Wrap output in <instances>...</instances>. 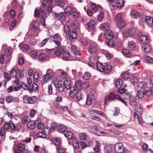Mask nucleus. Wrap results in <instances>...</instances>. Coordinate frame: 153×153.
<instances>
[{
  "label": "nucleus",
  "instance_id": "obj_48",
  "mask_svg": "<svg viewBox=\"0 0 153 153\" xmlns=\"http://www.w3.org/2000/svg\"><path fill=\"white\" fill-rule=\"evenodd\" d=\"M53 1V0H44L42 3V5L43 6L46 7V5L47 4H51L52 3Z\"/></svg>",
  "mask_w": 153,
  "mask_h": 153
},
{
  "label": "nucleus",
  "instance_id": "obj_16",
  "mask_svg": "<svg viewBox=\"0 0 153 153\" xmlns=\"http://www.w3.org/2000/svg\"><path fill=\"white\" fill-rule=\"evenodd\" d=\"M57 82V84H55L54 83L55 86L56 88H58V90L60 92H62L64 91L65 88V85L63 83V82L60 81Z\"/></svg>",
  "mask_w": 153,
  "mask_h": 153
},
{
  "label": "nucleus",
  "instance_id": "obj_43",
  "mask_svg": "<svg viewBox=\"0 0 153 153\" xmlns=\"http://www.w3.org/2000/svg\"><path fill=\"white\" fill-rule=\"evenodd\" d=\"M70 56L69 52L68 51H65L64 52L63 55V58L64 60H67Z\"/></svg>",
  "mask_w": 153,
  "mask_h": 153
},
{
  "label": "nucleus",
  "instance_id": "obj_38",
  "mask_svg": "<svg viewBox=\"0 0 153 153\" xmlns=\"http://www.w3.org/2000/svg\"><path fill=\"white\" fill-rule=\"evenodd\" d=\"M145 95H146V94L145 93V91L143 90L142 89H141L137 92V96L139 98H142Z\"/></svg>",
  "mask_w": 153,
  "mask_h": 153
},
{
  "label": "nucleus",
  "instance_id": "obj_32",
  "mask_svg": "<svg viewBox=\"0 0 153 153\" xmlns=\"http://www.w3.org/2000/svg\"><path fill=\"white\" fill-rule=\"evenodd\" d=\"M64 134L65 136L68 139H72L74 138V134L71 131H67Z\"/></svg>",
  "mask_w": 153,
  "mask_h": 153
},
{
  "label": "nucleus",
  "instance_id": "obj_44",
  "mask_svg": "<svg viewBox=\"0 0 153 153\" xmlns=\"http://www.w3.org/2000/svg\"><path fill=\"white\" fill-rule=\"evenodd\" d=\"M76 99L78 101H79L82 99V94L81 91H79L76 93Z\"/></svg>",
  "mask_w": 153,
  "mask_h": 153
},
{
  "label": "nucleus",
  "instance_id": "obj_61",
  "mask_svg": "<svg viewBox=\"0 0 153 153\" xmlns=\"http://www.w3.org/2000/svg\"><path fill=\"white\" fill-rule=\"evenodd\" d=\"M14 77L15 78V80L13 81V82L16 85H19L21 81L20 80L19 78L17 76Z\"/></svg>",
  "mask_w": 153,
  "mask_h": 153
},
{
  "label": "nucleus",
  "instance_id": "obj_60",
  "mask_svg": "<svg viewBox=\"0 0 153 153\" xmlns=\"http://www.w3.org/2000/svg\"><path fill=\"white\" fill-rule=\"evenodd\" d=\"M130 81L134 85L136 84L138 81V79L136 76H132L130 78Z\"/></svg>",
  "mask_w": 153,
  "mask_h": 153
},
{
  "label": "nucleus",
  "instance_id": "obj_47",
  "mask_svg": "<svg viewBox=\"0 0 153 153\" xmlns=\"http://www.w3.org/2000/svg\"><path fill=\"white\" fill-rule=\"evenodd\" d=\"M137 100V99L136 97L133 98L130 100L129 103L131 106H136Z\"/></svg>",
  "mask_w": 153,
  "mask_h": 153
},
{
  "label": "nucleus",
  "instance_id": "obj_54",
  "mask_svg": "<svg viewBox=\"0 0 153 153\" xmlns=\"http://www.w3.org/2000/svg\"><path fill=\"white\" fill-rule=\"evenodd\" d=\"M126 85H124V86L122 87L121 88H118V89L117 90V92L121 94H122L125 93L126 92V89H125V88L126 87Z\"/></svg>",
  "mask_w": 153,
  "mask_h": 153
},
{
  "label": "nucleus",
  "instance_id": "obj_6",
  "mask_svg": "<svg viewBox=\"0 0 153 153\" xmlns=\"http://www.w3.org/2000/svg\"><path fill=\"white\" fill-rule=\"evenodd\" d=\"M87 49L89 53L92 55L97 53L98 48L96 44L94 43H90Z\"/></svg>",
  "mask_w": 153,
  "mask_h": 153
},
{
  "label": "nucleus",
  "instance_id": "obj_56",
  "mask_svg": "<svg viewBox=\"0 0 153 153\" xmlns=\"http://www.w3.org/2000/svg\"><path fill=\"white\" fill-rule=\"evenodd\" d=\"M107 45L110 47H113L115 46L116 44L113 39L109 40L107 42Z\"/></svg>",
  "mask_w": 153,
  "mask_h": 153
},
{
  "label": "nucleus",
  "instance_id": "obj_33",
  "mask_svg": "<svg viewBox=\"0 0 153 153\" xmlns=\"http://www.w3.org/2000/svg\"><path fill=\"white\" fill-rule=\"evenodd\" d=\"M96 143L97 145L94 148V150L96 153H100L101 149L100 148V143L98 141H96Z\"/></svg>",
  "mask_w": 153,
  "mask_h": 153
},
{
  "label": "nucleus",
  "instance_id": "obj_4",
  "mask_svg": "<svg viewBox=\"0 0 153 153\" xmlns=\"http://www.w3.org/2000/svg\"><path fill=\"white\" fill-rule=\"evenodd\" d=\"M119 97V95L118 94H115L113 92H111L105 96V104H107V103L110 101L117 99Z\"/></svg>",
  "mask_w": 153,
  "mask_h": 153
},
{
  "label": "nucleus",
  "instance_id": "obj_45",
  "mask_svg": "<svg viewBox=\"0 0 153 153\" xmlns=\"http://www.w3.org/2000/svg\"><path fill=\"white\" fill-rule=\"evenodd\" d=\"M124 4V1L123 0H118L117 2L116 5L119 8H121L123 7Z\"/></svg>",
  "mask_w": 153,
  "mask_h": 153
},
{
  "label": "nucleus",
  "instance_id": "obj_11",
  "mask_svg": "<svg viewBox=\"0 0 153 153\" xmlns=\"http://www.w3.org/2000/svg\"><path fill=\"white\" fill-rule=\"evenodd\" d=\"M115 35L114 32L110 30H108L106 31L104 34L105 37L108 40L116 39L117 38Z\"/></svg>",
  "mask_w": 153,
  "mask_h": 153
},
{
  "label": "nucleus",
  "instance_id": "obj_53",
  "mask_svg": "<svg viewBox=\"0 0 153 153\" xmlns=\"http://www.w3.org/2000/svg\"><path fill=\"white\" fill-rule=\"evenodd\" d=\"M109 25L107 23L103 24L101 26V29L102 30H105L106 31L109 30Z\"/></svg>",
  "mask_w": 153,
  "mask_h": 153
},
{
  "label": "nucleus",
  "instance_id": "obj_51",
  "mask_svg": "<svg viewBox=\"0 0 153 153\" xmlns=\"http://www.w3.org/2000/svg\"><path fill=\"white\" fill-rule=\"evenodd\" d=\"M71 26L73 28V30H76V29L78 28L79 27V24L76 20L72 22Z\"/></svg>",
  "mask_w": 153,
  "mask_h": 153
},
{
  "label": "nucleus",
  "instance_id": "obj_13",
  "mask_svg": "<svg viewBox=\"0 0 153 153\" xmlns=\"http://www.w3.org/2000/svg\"><path fill=\"white\" fill-rule=\"evenodd\" d=\"M149 37L146 35H141L139 37V41L142 44H147L149 42Z\"/></svg>",
  "mask_w": 153,
  "mask_h": 153
},
{
  "label": "nucleus",
  "instance_id": "obj_23",
  "mask_svg": "<svg viewBox=\"0 0 153 153\" xmlns=\"http://www.w3.org/2000/svg\"><path fill=\"white\" fill-rule=\"evenodd\" d=\"M65 85V88L67 89H71V79L69 78L66 79L63 82Z\"/></svg>",
  "mask_w": 153,
  "mask_h": 153
},
{
  "label": "nucleus",
  "instance_id": "obj_35",
  "mask_svg": "<svg viewBox=\"0 0 153 153\" xmlns=\"http://www.w3.org/2000/svg\"><path fill=\"white\" fill-rule=\"evenodd\" d=\"M123 82L122 79H117L115 83V85L116 87L117 88H121L122 87L124 86L123 84Z\"/></svg>",
  "mask_w": 153,
  "mask_h": 153
},
{
  "label": "nucleus",
  "instance_id": "obj_64",
  "mask_svg": "<svg viewBox=\"0 0 153 153\" xmlns=\"http://www.w3.org/2000/svg\"><path fill=\"white\" fill-rule=\"evenodd\" d=\"M90 74L88 72H86L84 74L83 77L85 79L88 80L90 78Z\"/></svg>",
  "mask_w": 153,
  "mask_h": 153
},
{
  "label": "nucleus",
  "instance_id": "obj_17",
  "mask_svg": "<svg viewBox=\"0 0 153 153\" xmlns=\"http://www.w3.org/2000/svg\"><path fill=\"white\" fill-rule=\"evenodd\" d=\"M91 7V8L94 12H96L97 11H100L102 9V8L101 6L96 4L94 2L92 3Z\"/></svg>",
  "mask_w": 153,
  "mask_h": 153
},
{
  "label": "nucleus",
  "instance_id": "obj_63",
  "mask_svg": "<svg viewBox=\"0 0 153 153\" xmlns=\"http://www.w3.org/2000/svg\"><path fill=\"white\" fill-rule=\"evenodd\" d=\"M44 133V132L43 131L42 132H38L37 134V137L40 138H45L46 137V135Z\"/></svg>",
  "mask_w": 153,
  "mask_h": 153
},
{
  "label": "nucleus",
  "instance_id": "obj_5",
  "mask_svg": "<svg viewBox=\"0 0 153 153\" xmlns=\"http://www.w3.org/2000/svg\"><path fill=\"white\" fill-rule=\"evenodd\" d=\"M114 149L117 153H127L128 150L125 149L121 142L116 143L114 146Z\"/></svg>",
  "mask_w": 153,
  "mask_h": 153
},
{
  "label": "nucleus",
  "instance_id": "obj_18",
  "mask_svg": "<svg viewBox=\"0 0 153 153\" xmlns=\"http://www.w3.org/2000/svg\"><path fill=\"white\" fill-rule=\"evenodd\" d=\"M64 52V49L62 46H58L57 47L56 50L54 51L55 54L58 57Z\"/></svg>",
  "mask_w": 153,
  "mask_h": 153
},
{
  "label": "nucleus",
  "instance_id": "obj_49",
  "mask_svg": "<svg viewBox=\"0 0 153 153\" xmlns=\"http://www.w3.org/2000/svg\"><path fill=\"white\" fill-rule=\"evenodd\" d=\"M42 7H44V9L46 10V12H51L52 11V6L51 5L47 4L46 5V7L43 6Z\"/></svg>",
  "mask_w": 153,
  "mask_h": 153
},
{
  "label": "nucleus",
  "instance_id": "obj_31",
  "mask_svg": "<svg viewBox=\"0 0 153 153\" xmlns=\"http://www.w3.org/2000/svg\"><path fill=\"white\" fill-rule=\"evenodd\" d=\"M104 65L99 62L96 63V67L97 70L100 71L102 72L104 71Z\"/></svg>",
  "mask_w": 153,
  "mask_h": 153
},
{
  "label": "nucleus",
  "instance_id": "obj_29",
  "mask_svg": "<svg viewBox=\"0 0 153 153\" xmlns=\"http://www.w3.org/2000/svg\"><path fill=\"white\" fill-rule=\"evenodd\" d=\"M73 144L74 147L76 149H78L79 147V143L78 139L74 138L73 139Z\"/></svg>",
  "mask_w": 153,
  "mask_h": 153
},
{
  "label": "nucleus",
  "instance_id": "obj_10",
  "mask_svg": "<svg viewBox=\"0 0 153 153\" xmlns=\"http://www.w3.org/2000/svg\"><path fill=\"white\" fill-rule=\"evenodd\" d=\"M10 128L13 131H19L21 128V124L19 122L16 125H15L12 121H10Z\"/></svg>",
  "mask_w": 153,
  "mask_h": 153
},
{
  "label": "nucleus",
  "instance_id": "obj_36",
  "mask_svg": "<svg viewBox=\"0 0 153 153\" xmlns=\"http://www.w3.org/2000/svg\"><path fill=\"white\" fill-rule=\"evenodd\" d=\"M19 72V75L20 78L25 77L27 76V72L23 68L20 70Z\"/></svg>",
  "mask_w": 153,
  "mask_h": 153
},
{
  "label": "nucleus",
  "instance_id": "obj_20",
  "mask_svg": "<svg viewBox=\"0 0 153 153\" xmlns=\"http://www.w3.org/2000/svg\"><path fill=\"white\" fill-rule=\"evenodd\" d=\"M82 83L81 80H77L75 82L74 85L73 89L74 90V91L80 90L82 88Z\"/></svg>",
  "mask_w": 153,
  "mask_h": 153
},
{
  "label": "nucleus",
  "instance_id": "obj_25",
  "mask_svg": "<svg viewBox=\"0 0 153 153\" xmlns=\"http://www.w3.org/2000/svg\"><path fill=\"white\" fill-rule=\"evenodd\" d=\"M20 70L19 69H17L16 70L14 68H12L10 72V75L12 77L17 76V72H19Z\"/></svg>",
  "mask_w": 153,
  "mask_h": 153
},
{
  "label": "nucleus",
  "instance_id": "obj_41",
  "mask_svg": "<svg viewBox=\"0 0 153 153\" xmlns=\"http://www.w3.org/2000/svg\"><path fill=\"white\" fill-rule=\"evenodd\" d=\"M77 36V31L76 30L74 29L70 33V35L69 38L70 39V37L72 38V39L75 38H76Z\"/></svg>",
  "mask_w": 153,
  "mask_h": 153
},
{
  "label": "nucleus",
  "instance_id": "obj_3",
  "mask_svg": "<svg viewBox=\"0 0 153 153\" xmlns=\"http://www.w3.org/2000/svg\"><path fill=\"white\" fill-rule=\"evenodd\" d=\"M116 21L117 22V25L120 29H122L125 27V22L123 20L122 15L119 13L116 16Z\"/></svg>",
  "mask_w": 153,
  "mask_h": 153
},
{
  "label": "nucleus",
  "instance_id": "obj_12",
  "mask_svg": "<svg viewBox=\"0 0 153 153\" xmlns=\"http://www.w3.org/2000/svg\"><path fill=\"white\" fill-rule=\"evenodd\" d=\"M50 73H48L44 75L42 77L41 82L42 84H44L46 83L49 79H51L53 75V73L51 72L52 70H50Z\"/></svg>",
  "mask_w": 153,
  "mask_h": 153
},
{
  "label": "nucleus",
  "instance_id": "obj_9",
  "mask_svg": "<svg viewBox=\"0 0 153 153\" xmlns=\"http://www.w3.org/2000/svg\"><path fill=\"white\" fill-rule=\"evenodd\" d=\"M36 99V97L35 96L30 97L28 95H25L23 97V100L24 103L30 104H32L35 103Z\"/></svg>",
  "mask_w": 153,
  "mask_h": 153
},
{
  "label": "nucleus",
  "instance_id": "obj_46",
  "mask_svg": "<svg viewBox=\"0 0 153 153\" xmlns=\"http://www.w3.org/2000/svg\"><path fill=\"white\" fill-rule=\"evenodd\" d=\"M19 46L21 47V49L23 51H27L30 49L29 46L27 44H20Z\"/></svg>",
  "mask_w": 153,
  "mask_h": 153
},
{
  "label": "nucleus",
  "instance_id": "obj_40",
  "mask_svg": "<svg viewBox=\"0 0 153 153\" xmlns=\"http://www.w3.org/2000/svg\"><path fill=\"white\" fill-rule=\"evenodd\" d=\"M87 24L88 27L90 29H93L95 27V22L92 20H90Z\"/></svg>",
  "mask_w": 153,
  "mask_h": 153
},
{
  "label": "nucleus",
  "instance_id": "obj_19",
  "mask_svg": "<svg viewBox=\"0 0 153 153\" xmlns=\"http://www.w3.org/2000/svg\"><path fill=\"white\" fill-rule=\"evenodd\" d=\"M5 100L7 103L11 102H17L19 101V99L17 97H14L12 96H7Z\"/></svg>",
  "mask_w": 153,
  "mask_h": 153
},
{
  "label": "nucleus",
  "instance_id": "obj_8",
  "mask_svg": "<svg viewBox=\"0 0 153 153\" xmlns=\"http://www.w3.org/2000/svg\"><path fill=\"white\" fill-rule=\"evenodd\" d=\"M136 34V29L132 28L128 30H126L123 31V35L125 37L128 36L133 37Z\"/></svg>",
  "mask_w": 153,
  "mask_h": 153
},
{
  "label": "nucleus",
  "instance_id": "obj_50",
  "mask_svg": "<svg viewBox=\"0 0 153 153\" xmlns=\"http://www.w3.org/2000/svg\"><path fill=\"white\" fill-rule=\"evenodd\" d=\"M56 149L58 153H65L66 151V149L61 146L57 147Z\"/></svg>",
  "mask_w": 153,
  "mask_h": 153
},
{
  "label": "nucleus",
  "instance_id": "obj_30",
  "mask_svg": "<svg viewBox=\"0 0 153 153\" xmlns=\"http://www.w3.org/2000/svg\"><path fill=\"white\" fill-rule=\"evenodd\" d=\"M58 131L59 132L64 134L67 131L66 128L63 125H59L57 127Z\"/></svg>",
  "mask_w": 153,
  "mask_h": 153
},
{
  "label": "nucleus",
  "instance_id": "obj_28",
  "mask_svg": "<svg viewBox=\"0 0 153 153\" xmlns=\"http://www.w3.org/2000/svg\"><path fill=\"white\" fill-rule=\"evenodd\" d=\"M145 21L149 26H151L153 25V18L150 16H147L145 18Z\"/></svg>",
  "mask_w": 153,
  "mask_h": 153
},
{
  "label": "nucleus",
  "instance_id": "obj_62",
  "mask_svg": "<svg viewBox=\"0 0 153 153\" xmlns=\"http://www.w3.org/2000/svg\"><path fill=\"white\" fill-rule=\"evenodd\" d=\"M50 39L49 38H47L44 39L42 42L39 44V45L40 47H43L47 42Z\"/></svg>",
  "mask_w": 153,
  "mask_h": 153
},
{
  "label": "nucleus",
  "instance_id": "obj_39",
  "mask_svg": "<svg viewBox=\"0 0 153 153\" xmlns=\"http://www.w3.org/2000/svg\"><path fill=\"white\" fill-rule=\"evenodd\" d=\"M64 11L66 14L68 15H71L73 11L72 7L70 6L66 7Z\"/></svg>",
  "mask_w": 153,
  "mask_h": 153
},
{
  "label": "nucleus",
  "instance_id": "obj_59",
  "mask_svg": "<svg viewBox=\"0 0 153 153\" xmlns=\"http://www.w3.org/2000/svg\"><path fill=\"white\" fill-rule=\"evenodd\" d=\"M136 110L137 112L138 113V114L139 115L142 114L143 111V108L141 104L137 106Z\"/></svg>",
  "mask_w": 153,
  "mask_h": 153
},
{
  "label": "nucleus",
  "instance_id": "obj_57",
  "mask_svg": "<svg viewBox=\"0 0 153 153\" xmlns=\"http://www.w3.org/2000/svg\"><path fill=\"white\" fill-rule=\"evenodd\" d=\"M30 118L28 116L24 117L22 119V123L23 124L29 122L30 121Z\"/></svg>",
  "mask_w": 153,
  "mask_h": 153
},
{
  "label": "nucleus",
  "instance_id": "obj_27",
  "mask_svg": "<svg viewBox=\"0 0 153 153\" xmlns=\"http://www.w3.org/2000/svg\"><path fill=\"white\" fill-rule=\"evenodd\" d=\"M88 96L91 98L93 100H95L97 98V95L96 92L94 90L92 89L90 93L88 95Z\"/></svg>",
  "mask_w": 153,
  "mask_h": 153
},
{
  "label": "nucleus",
  "instance_id": "obj_22",
  "mask_svg": "<svg viewBox=\"0 0 153 153\" xmlns=\"http://www.w3.org/2000/svg\"><path fill=\"white\" fill-rule=\"evenodd\" d=\"M71 52L72 54L77 55L78 56H81V53L79 50L77 49L76 47L74 45H72L71 47Z\"/></svg>",
  "mask_w": 153,
  "mask_h": 153
},
{
  "label": "nucleus",
  "instance_id": "obj_55",
  "mask_svg": "<svg viewBox=\"0 0 153 153\" xmlns=\"http://www.w3.org/2000/svg\"><path fill=\"white\" fill-rule=\"evenodd\" d=\"M144 51L146 52H148L151 50V47L149 45L146 44L142 47Z\"/></svg>",
  "mask_w": 153,
  "mask_h": 153
},
{
  "label": "nucleus",
  "instance_id": "obj_24",
  "mask_svg": "<svg viewBox=\"0 0 153 153\" xmlns=\"http://www.w3.org/2000/svg\"><path fill=\"white\" fill-rule=\"evenodd\" d=\"M112 69V66L110 65H104V71H102L104 74H107L110 73Z\"/></svg>",
  "mask_w": 153,
  "mask_h": 153
},
{
  "label": "nucleus",
  "instance_id": "obj_14",
  "mask_svg": "<svg viewBox=\"0 0 153 153\" xmlns=\"http://www.w3.org/2000/svg\"><path fill=\"white\" fill-rule=\"evenodd\" d=\"M53 39V42L57 45L59 46L61 45L60 41L62 39L61 37L58 33L55 34L53 36H50Z\"/></svg>",
  "mask_w": 153,
  "mask_h": 153
},
{
  "label": "nucleus",
  "instance_id": "obj_2",
  "mask_svg": "<svg viewBox=\"0 0 153 153\" xmlns=\"http://www.w3.org/2000/svg\"><path fill=\"white\" fill-rule=\"evenodd\" d=\"M139 85L141 87V89L145 91L146 95L147 96H150L152 94V88L148 86L146 82L142 81L140 82Z\"/></svg>",
  "mask_w": 153,
  "mask_h": 153
},
{
  "label": "nucleus",
  "instance_id": "obj_58",
  "mask_svg": "<svg viewBox=\"0 0 153 153\" xmlns=\"http://www.w3.org/2000/svg\"><path fill=\"white\" fill-rule=\"evenodd\" d=\"M54 144L58 147L60 146L61 144V140L60 138H56L53 140Z\"/></svg>",
  "mask_w": 153,
  "mask_h": 153
},
{
  "label": "nucleus",
  "instance_id": "obj_21",
  "mask_svg": "<svg viewBox=\"0 0 153 153\" xmlns=\"http://www.w3.org/2000/svg\"><path fill=\"white\" fill-rule=\"evenodd\" d=\"M17 147L18 150H15L14 153H24V151L25 149V146L22 143L18 144Z\"/></svg>",
  "mask_w": 153,
  "mask_h": 153
},
{
  "label": "nucleus",
  "instance_id": "obj_1",
  "mask_svg": "<svg viewBox=\"0 0 153 153\" xmlns=\"http://www.w3.org/2000/svg\"><path fill=\"white\" fill-rule=\"evenodd\" d=\"M44 8V7H40L39 10L36 9L35 11V15L36 17L38 18L41 17L40 21L42 25L45 26L46 24L44 17L46 16V10Z\"/></svg>",
  "mask_w": 153,
  "mask_h": 153
},
{
  "label": "nucleus",
  "instance_id": "obj_37",
  "mask_svg": "<svg viewBox=\"0 0 153 153\" xmlns=\"http://www.w3.org/2000/svg\"><path fill=\"white\" fill-rule=\"evenodd\" d=\"M36 124V123L34 121H30L27 124V126L30 129H33L35 128Z\"/></svg>",
  "mask_w": 153,
  "mask_h": 153
},
{
  "label": "nucleus",
  "instance_id": "obj_26",
  "mask_svg": "<svg viewBox=\"0 0 153 153\" xmlns=\"http://www.w3.org/2000/svg\"><path fill=\"white\" fill-rule=\"evenodd\" d=\"M136 48V44L133 41L129 42L128 44V48L129 49L132 51L134 50Z\"/></svg>",
  "mask_w": 153,
  "mask_h": 153
},
{
  "label": "nucleus",
  "instance_id": "obj_15",
  "mask_svg": "<svg viewBox=\"0 0 153 153\" xmlns=\"http://www.w3.org/2000/svg\"><path fill=\"white\" fill-rule=\"evenodd\" d=\"M55 16L61 21L66 20L67 17L66 13L63 12L59 13H55Z\"/></svg>",
  "mask_w": 153,
  "mask_h": 153
},
{
  "label": "nucleus",
  "instance_id": "obj_52",
  "mask_svg": "<svg viewBox=\"0 0 153 153\" xmlns=\"http://www.w3.org/2000/svg\"><path fill=\"white\" fill-rule=\"evenodd\" d=\"M70 26L69 25H65L64 26L63 30L65 33L67 34H68L70 32Z\"/></svg>",
  "mask_w": 153,
  "mask_h": 153
},
{
  "label": "nucleus",
  "instance_id": "obj_34",
  "mask_svg": "<svg viewBox=\"0 0 153 153\" xmlns=\"http://www.w3.org/2000/svg\"><path fill=\"white\" fill-rule=\"evenodd\" d=\"M122 51L124 56L126 57H131L133 56L129 51L127 49H123Z\"/></svg>",
  "mask_w": 153,
  "mask_h": 153
},
{
  "label": "nucleus",
  "instance_id": "obj_42",
  "mask_svg": "<svg viewBox=\"0 0 153 153\" xmlns=\"http://www.w3.org/2000/svg\"><path fill=\"white\" fill-rule=\"evenodd\" d=\"M131 14L132 17L134 18L139 17V14L137 11L134 10L131 12Z\"/></svg>",
  "mask_w": 153,
  "mask_h": 153
},
{
  "label": "nucleus",
  "instance_id": "obj_7",
  "mask_svg": "<svg viewBox=\"0 0 153 153\" xmlns=\"http://www.w3.org/2000/svg\"><path fill=\"white\" fill-rule=\"evenodd\" d=\"M30 27L31 30L33 32H39L40 31L39 24L38 21H33L30 24Z\"/></svg>",
  "mask_w": 153,
  "mask_h": 153
}]
</instances>
